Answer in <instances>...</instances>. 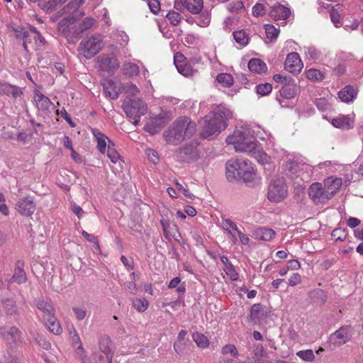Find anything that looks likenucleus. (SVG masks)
Instances as JSON below:
<instances>
[{
	"instance_id": "f257e3e1",
	"label": "nucleus",
	"mask_w": 363,
	"mask_h": 363,
	"mask_svg": "<svg viewBox=\"0 0 363 363\" xmlns=\"http://www.w3.org/2000/svg\"><path fill=\"white\" fill-rule=\"evenodd\" d=\"M226 143L234 145L236 152L250 153L259 163L264 164L268 160L267 155L263 152L259 143L247 138L242 130H235L233 135L227 137Z\"/></svg>"
},
{
	"instance_id": "f03ea898",
	"label": "nucleus",
	"mask_w": 363,
	"mask_h": 363,
	"mask_svg": "<svg viewBox=\"0 0 363 363\" xmlns=\"http://www.w3.org/2000/svg\"><path fill=\"white\" fill-rule=\"evenodd\" d=\"M226 177L233 181L242 179L246 184L252 182L254 176V169L252 163L245 159L232 160L226 162Z\"/></svg>"
},
{
	"instance_id": "7ed1b4c3",
	"label": "nucleus",
	"mask_w": 363,
	"mask_h": 363,
	"mask_svg": "<svg viewBox=\"0 0 363 363\" xmlns=\"http://www.w3.org/2000/svg\"><path fill=\"white\" fill-rule=\"evenodd\" d=\"M122 107L126 116L134 120L133 123L135 125L139 124L140 117L145 115L147 110L145 102L140 99L128 98L123 101Z\"/></svg>"
},
{
	"instance_id": "20e7f679",
	"label": "nucleus",
	"mask_w": 363,
	"mask_h": 363,
	"mask_svg": "<svg viewBox=\"0 0 363 363\" xmlns=\"http://www.w3.org/2000/svg\"><path fill=\"white\" fill-rule=\"evenodd\" d=\"M63 13H67L63 10ZM68 16L60 20L57 25L58 31L65 36L69 43H74L76 36L74 35V30L76 28L75 22L78 18L84 15V13H80L77 15L76 13H68Z\"/></svg>"
},
{
	"instance_id": "39448f33",
	"label": "nucleus",
	"mask_w": 363,
	"mask_h": 363,
	"mask_svg": "<svg viewBox=\"0 0 363 363\" xmlns=\"http://www.w3.org/2000/svg\"><path fill=\"white\" fill-rule=\"evenodd\" d=\"M288 194L287 186L284 177L272 179L268 189L267 199L274 202L284 200Z\"/></svg>"
},
{
	"instance_id": "423d86ee",
	"label": "nucleus",
	"mask_w": 363,
	"mask_h": 363,
	"mask_svg": "<svg viewBox=\"0 0 363 363\" xmlns=\"http://www.w3.org/2000/svg\"><path fill=\"white\" fill-rule=\"evenodd\" d=\"M102 48V38L100 35H93L82 40L79 46L80 53L86 59L95 56Z\"/></svg>"
},
{
	"instance_id": "0eeeda50",
	"label": "nucleus",
	"mask_w": 363,
	"mask_h": 363,
	"mask_svg": "<svg viewBox=\"0 0 363 363\" xmlns=\"http://www.w3.org/2000/svg\"><path fill=\"white\" fill-rule=\"evenodd\" d=\"M225 129L223 122H217L216 118H211V116H206L203 118V129L201 136L203 139H211L214 135H218Z\"/></svg>"
},
{
	"instance_id": "6e6552de",
	"label": "nucleus",
	"mask_w": 363,
	"mask_h": 363,
	"mask_svg": "<svg viewBox=\"0 0 363 363\" xmlns=\"http://www.w3.org/2000/svg\"><path fill=\"white\" fill-rule=\"evenodd\" d=\"M352 336V328L350 325H343L332 333L330 342L335 346H341L349 342Z\"/></svg>"
},
{
	"instance_id": "1a4fd4ad",
	"label": "nucleus",
	"mask_w": 363,
	"mask_h": 363,
	"mask_svg": "<svg viewBox=\"0 0 363 363\" xmlns=\"http://www.w3.org/2000/svg\"><path fill=\"white\" fill-rule=\"evenodd\" d=\"M174 123L186 140L191 138L196 133V124L189 117H181L174 121Z\"/></svg>"
},
{
	"instance_id": "9d476101",
	"label": "nucleus",
	"mask_w": 363,
	"mask_h": 363,
	"mask_svg": "<svg viewBox=\"0 0 363 363\" xmlns=\"http://www.w3.org/2000/svg\"><path fill=\"white\" fill-rule=\"evenodd\" d=\"M326 190L320 183H313L308 189V195L315 203H325L329 201Z\"/></svg>"
},
{
	"instance_id": "9b49d317",
	"label": "nucleus",
	"mask_w": 363,
	"mask_h": 363,
	"mask_svg": "<svg viewBox=\"0 0 363 363\" xmlns=\"http://www.w3.org/2000/svg\"><path fill=\"white\" fill-rule=\"evenodd\" d=\"M177 160L182 162H191L198 159L196 147L192 145L179 148L175 152Z\"/></svg>"
},
{
	"instance_id": "f8f14e48",
	"label": "nucleus",
	"mask_w": 363,
	"mask_h": 363,
	"mask_svg": "<svg viewBox=\"0 0 363 363\" xmlns=\"http://www.w3.org/2000/svg\"><path fill=\"white\" fill-rule=\"evenodd\" d=\"M99 68L107 72H113L119 67L118 59L113 56L102 54L97 57Z\"/></svg>"
},
{
	"instance_id": "ddd939ff",
	"label": "nucleus",
	"mask_w": 363,
	"mask_h": 363,
	"mask_svg": "<svg viewBox=\"0 0 363 363\" xmlns=\"http://www.w3.org/2000/svg\"><path fill=\"white\" fill-rule=\"evenodd\" d=\"M16 36L17 38L25 39L26 41L23 43V47L26 49V43L28 41V38L32 35L35 43L37 45H43V36L33 27L30 28V32L25 30V28L18 27L15 29Z\"/></svg>"
},
{
	"instance_id": "4468645a",
	"label": "nucleus",
	"mask_w": 363,
	"mask_h": 363,
	"mask_svg": "<svg viewBox=\"0 0 363 363\" xmlns=\"http://www.w3.org/2000/svg\"><path fill=\"white\" fill-rule=\"evenodd\" d=\"M270 315V311L266 306L255 303L251 306L250 320L255 324H258Z\"/></svg>"
},
{
	"instance_id": "2eb2a0df",
	"label": "nucleus",
	"mask_w": 363,
	"mask_h": 363,
	"mask_svg": "<svg viewBox=\"0 0 363 363\" xmlns=\"http://www.w3.org/2000/svg\"><path fill=\"white\" fill-rule=\"evenodd\" d=\"M162 135L167 143L172 145H178L186 140L174 123L164 131Z\"/></svg>"
},
{
	"instance_id": "dca6fc26",
	"label": "nucleus",
	"mask_w": 363,
	"mask_h": 363,
	"mask_svg": "<svg viewBox=\"0 0 363 363\" xmlns=\"http://www.w3.org/2000/svg\"><path fill=\"white\" fill-rule=\"evenodd\" d=\"M303 66L299 55L297 52H291L287 55L284 62V67L288 72L297 74L301 72Z\"/></svg>"
},
{
	"instance_id": "f3484780",
	"label": "nucleus",
	"mask_w": 363,
	"mask_h": 363,
	"mask_svg": "<svg viewBox=\"0 0 363 363\" xmlns=\"http://www.w3.org/2000/svg\"><path fill=\"white\" fill-rule=\"evenodd\" d=\"M16 208L19 213L28 216L33 213L35 210V204L31 197L21 199L16 205Z\"/></svg>"
},
{
	"instance_id": "a211bd4d",
	"label": "nucleus",
	"mask_w": 363,
	"mask_h": 363,
	"mask_svg": "<svg viewBox=\"0 0 363 363\" xmlns=\"http://www.w3.org/2000/svg\"><path fill=\"white\" fill-rule=\"evenodd\" d=\"M174 62L178 72L184 76H191L194 73V69L191 66L185 62L184 56L180 53L177 52L174 57Z\"/></svg>"
},
{
	"instance_id": "6ab92c4d",
	"label": "nucleus",
	"mask_w": 363,
	"mask_h": 363,
	"mask_svg": "<svg viewBox=\"0 0 363 363\" xmlns=\"http://www.w3.org/2000/svg\"><path fill=\"white\" fill-rule=\"evenodd\" d=\"M211 118H216L217 122H223L225 128L227 121L232 118V111L223 104L217 106L211 112Z\"/></svg>"
},
{
	"instance_id": "aec40b11",
	"label": "nucleus",
	"mask_w": 363,
	"mask_h": 363,
	"mask_svg": "<svg viewBox=\"0 0 363 363\" xmlns=\"http://www.w3.org/2000/svg\"><path fill=\"white\" fill-rule=\"evenodd\" d=\"M52 306L47 305V328L50 333L55 335H60L62 333V328L54 316Z\"/></svg>"
},
{
	"instance_id": "412c9836",
	"label": "nucleus",
	"mask_w": 363,
	"mask_h": 363,
	"mask_svg": "<svg viewBox=\"0 0 363 363\" xmlns=\"http://www.w3.org/2000/svg\"><path fill=\"white\" fill-rule=\"evenodd\" d=\"M342 184V182L340 178L329 177L325 180L323 186L326 190L329 200L337 192Z\"/></svg>"
},
{
	"instance_id": "4be33fe9",
	"label": "nucleus",
	"mask_w": 363,
	"mask_h": 363,
	"mask_svg": "<svg viewBox=\"0 0 363 363\" xmlns=\"http://www.w3.org/2000/svg\"><path fill=\"white\" fill-rule=\"evenodd\" d=\"M290 14V9L281 4L273 6L269 13V16L274 21L285 20Z\"/></svg>"
},
{
	"instance_id": "5701e85b",
	"label": "nucleus",
	"mask_w": 363,
	"mask_h": 363,
	"mask_svg": "<svg viewBox=\"0 0 363 363\" xmlns=\"http://www.w3.org/2000/svg\"><path fill=\"white\" fill-rule=\"evenodd\" d=\"M275 235V231L271 228L265 227L257 228L253 231V237L259 240L269 241Z\"/></svg>"
},
{
	"instance_id": "b1692460",
	"label": "nucleus",
	"mask_w": 363,
	"mask_h": 363,
	"mask_svg": "<svg viewBox=\"0 0 363 363\" xmlns=\"http://www.w3.org/2000/svg\"><path fill=\"white\" fill-rule=\"evenodd\" d=\"M298 89L294 81L291 79V81L286 82L285 85L282 86L280 89V94L284 99H291L296 96Z\"/></svg>"
},
{
	"instance_id": "393cba45",
	"label": "nucleus",
	"mask_w": 363,
	"mask_h": 363,
	"mask_svg": "<svg viewBox=\"0 0 363 363\" xmlns=\"http://www.w3.org/2000/svg\"><path fill=\"white\" fill-rule=\"evenodd\" d=\"M248 68L250 72L256 74L265 73L267 70V65L258 58L251 59L248 62Z\"/></svg>"
},
{
	"instance_id": "a878e982",
	"label": "nucleus",
	"mask_w": 363,
	"mask_h": 363,
	"mask_svg": "<svg viewBox=\"0 0 363 363\" xmlns=\"http://www.w3.org/2000/svg\"><path fill=\"white\" fill-rule=\"evenodd\" d=\"M184 7L192 14L200 13L203 8V0H184Z\"/></svg>"
},
{
	"instance_id": "bb28decb",
	"label": "nucleus",
	"mask_w": 363,
	"mask_h": 363,
	"mask_svg": "<svg viewBox=\"0 0 363 363\" xmlns=\"http://www.w3.org/2000/svg\"><path fill=\"white\" fill-rule=\"evenodd\" d=\"M96 23V20L91 17L85 18L79 25H76V28L74 30V35L76 39L85 30L90 29Z\"/></svg>"
},
{
	"instance_id": "cd10ccee",
	"label": "nucleus",
	"mask_w": 363,
	"mask_h": 363,
	"mask_svg": "<svg viewBox=\"0 0 363 363\" xmlns=\"http://www.w3.org/2000/svg\"><path fill=\"white\" fill-rule=\"evenodd\" d=\"M92 133L97 141V149L101 153L104 154L106 150L108 138L96 129H93Z\"/></svg>"
},
{
	"instance_id": "c85d7f7f",
	"label": "nucleus",
	"mask_w": 363,
	"mask_h": 363,
	"mask_svg": "<svg viewBox=\"0 0 363 363\" xmlns=\"http://www.w3.org/2000/svg\"><path fill=\"white\" fill-rule=\"evenodd\" d=\"M356 94L357 93L352 86H346L338 92V97L342 101L348 103L353 100Z\"/></svg>"
},
{
	"instance_id": "c756f323",
	"label": "nucleus",
	"mask_w": 363,
	"mask_h": 363,
	"mask_svg": "<svg viewBox=\"0 0 363 363\" xmlns=\"http://www.w3.org/2000/svg\"><path fill=\"white\" fill-rule=\"evenodd\" d=\"M311 300L318 305H323L327 300V296L324 291L320 289H314L309 293Z\"/></svg>"
},
{
	"instance_id": "7c9ffc66",
	"label": "nucleus",
	"mask_w": 363,
	"mask_h": 363,
	"mask_svg": "<svg viewBox=\"0 0 363 363\" xmlns=\"http://www.w3.org/2000/svg\"><path fill=\"white\" fill-rule=\"evenodd\" d=\"M104 91L106 96L111 99H116L118 97V92L116 91L114 83L111 81H106L103 84Z\"/></svg>"
},
{
	"instance_id": "2f4dec72",
	"label": "nucleus",
	"mask_w": 363,
	"mask_h": 363,
	"mask_svg": "<svg viewBox=\"0 0 363 363\" xmlns=\"http://www.w3.org/2000/svg\"><path fill=\"white\" fill-rule=\"evenodd\" d=\"M332 124L338 128L350 129L352 128L351 121L347 116H342L336 118H333Z\"/></svg>"
},
{
	"instance_id": "473e14b6",
	"label": "nucleus",
	"mask_w": 363,
	"mask_h": 363,
	"mask_svg": "<svg viewBox=\"0 0 363 363\" xmlns=\"http://www.w3.org/2000/svg\"><path fill=\"white\" fill-rule=\"evenodd\" d=\"M122 71L123 74L128 77L137 76L140 72L138 66L136 64L132 62L125 63L123 65Z\"/></svg>"
},
{
	"instance_id": "72a5a7b5",
	"label": "nucleus",
	"mask_w": 363,
	"mask_h": 363,
	"mask_svg": "<svg viewBox=\"0 0 363 363\" xmlns=\"http://www.w3.org/2000/svg\"><path fill=\"white\" fill-rule=\"evenodd\" d=\"M23 266V262L20 260L18 261L17 264H16L15 272L13 276V279L19 284L23 283L26 280V273L22 268Z\"/></svg>"
},
{
	"instance_id": "f704fd0d",
	"label": "nucleus",
	"mask_w": 363,
	"mask_h": 363,
	"mask_svg": "<svg viewBox=\"0 0 363 363\" xmlns=\"http://www.w3.org/2000/svg\"><path fill=\"white\" fill-rule=\"evenodd\" d=\"M192 337L198 347L201 348H206L208 347L209 341L203 334L200 333H194L192 335Z\"/></svg>"
},
{
	"instance_id": "c9c22d12",
	"label": "nucleus",
	"mask_w": 363,
	"mask_h": 363,
	"mask_svg": "<svg viewBox=\"0 0 363 363\" xmlns=\"http://www.w3.org/2000/svg\"><path fill=\"white\" fill-rule=\"evenodd\" d=\"M133 306L139 312H144L149 306V302L145 298H133Z\"/></svg>"
},
{
	"instance_id": "e433bc0d",
	"label": "nucleus",
	"mask_w": 363,
	"mask_h": 363,
	"mask_svg": "<svg viewBox=\"0 0 363 363\" xmlns=\"http://www.w3.org/2000/svg\"><path fill=\"white\" fill-rule=\"evenodd\" d=\"M217 81L224 86L230 87L233 84V78L230 74L221 73L217 75Z\"/></svg>"
},
{
	"instance_id": "4c0bfd02",
	"label": "nucleus",
	"mask_w": 363,
	"mask_h": 363,
	"mask_svg": "<svg viewBox=\"0 0 363 363\" xmlns=\"http://www.w3.org/2000/svg\"><path fill=\"white\" fill-rule=\"evenodd\" d=\"M84 0H74L70 1L64 9L65 12L68 13H76L78 15L77 9L79 7L83 4Z\"/></svg>"
},
{
	"instance_id": "58836bf2",
	"label": "nucleus",
	"mask_w": 363,
	"mask_h": 363,
	"mask_svg": "<svg viewBox=\"0 0 363 363\" xmlns=\"http://www.w3.org/2000/svg\"><path fill=\"white\" fill-rule=\"evenodd\" d=\"M234 40L241 45H246L248 43V37L242 30L234 31L233 33Z\"/></svg>"
},
{
	"instance_id": "ea45409f",
	"label": "nucleus",
	"mask_w": 363,
	"mask_h": 363,
	"mask_svg": "<svg viewBox=\"0 0 363 363\" xmlns=\"http://www.w3.org/2000/svg\"><path fill=\"white\" fill-rule=\"evenodd\" d=\"M306 77L308 79L313 82L321 81L324 79L323 74L315 69H311L306 72Z\"/></svg>"
},
{
	"instance_id": "a19ab883",
	"label": "nucleus",
	"mask_w": 363,
	"mask_h": 363,
	"mask_svg": "<svg viewBox=\"0 0 363 363\" xmlns=\"http://www.w3.org/2000/svg\"><path fill=\"white\" fill-rule=\"evenodd\" d=\"M267 38L271 41L274 40L278 37L279 30L277 29L273 25L266 24L264 26Z\"/></svg>"
},
{
	"instance_id": "79ce46f5",
	"label": "nucleus",
	"mask_w": 363,
	"mask_h": 363,
	"mask_svg": "<svg viewBox=\"0 0 363 363\" xmlns=\"http://www.w3.org/2000/svg\"><path fill=\"white\" fill-rule=\"evenodd\" d=\"M296 355L303 361L313 362L315 355L312 350H301L296 353Z\"/></svg>"
},
{
	"instance_id": "37998d69",
	"label": "nucleus",
	"mask_w": 363,
	"mask_h": 363,
	"mask_svg": "<svg viewBox=\"0 0 363 363\" xmlns=\"http://www.w3.org/2000/svg\"><path fill=\"white\" fill-rule=\"evenodd\" d=\"M1 302L4 306L5 310L9 314H13L16 311V306L15 301L13 298L2 299Z\"/></svg>"
},
{
	"instance_id": "c03bdc74",
	"label": "nucleus",
	"mask_w": 363,
	"mask_h": 363,
	"mask_svg": "<svg viewBox=\"0 0 363 363\" xmlns=\"http://www.w3.org/2000/svg\"><path fill=\"white\" fill-rule=\"evenodd\" d=\"M196 24L201 27H207L210 23V15L208 11H201Z\"/></svg>"
},
{
	"instance_id": "a18cd8bd",
	"label": "nucleus",
	"mask_w": 363,
	"mask_h": 363,
	"mask_svg": "<svg viewBox=\"0 0 363 363\" xmlns=\"http://www.w3.org/2000/svg\"><path fill=\"white\" fill-rule=\"evenodd\" d=\"M272 89V86L269 83L259 84L256 86V91L261 96L269 94Z\"/></svg>"
},
{
	"instance_id": "49530a36",
	"label": "nucleus",
	"mask_w": 363,
	"mask_h": 363,
	"mask_svg": "<svg viewBox=\"0 0 363 363\" xmlns=\"http://www.w3.org/2000/svg\"><path fill=\"white\" fill-rule=\"evenodd\" d=\"M122 89L125 94L131 96L136 95L139 92L138 87L135 84L130 82L123 84Z\"/></svg>"
},
{
	"instance_id": "de8ad7c7",
	"label": "nucleus",
	"mask_w": 363,
	"mask_h": 363,
	"mask_svg": "<svg viewBox=\"0 0 363 363\" xmlns=\"http://www.w3.org/2000/svg\"><path fill=\"white\" fill-rule=\"evenodd\" d=\"M166 18L169 20V23L173 26H177L181 21V15L177 11H172L166 14Z\"/></svg>"
},
{
	"instance_id": "09e8293b",
	"label": "nucleus",
	"mask_w": 363,
	"mask_h": 363,
	"mask_svg": "<svg viewBox=\"0 0 363 363\" xmlns=\"http://www.w3.org/2000/svg\"><path fill=\"white\" fill-rule=\"evenodd\" d=\"M72 311L75 315V318L77 320H82L85 318L87 310L84 306L79 307L74 306L72 307Z\"/></svg>"
},
{
	"instance_id": "8fccbe9b",
	"label": "nucleus",
	"mask_w": 363,
	"mask_h": 363,
	"mask_svg": "<svg viewBox=\"0 0 363 363\" xmlns=\"http://www.w3.org/2000/svg\"><path fill=\"white\" fill-rule=\"evenodd\" d=\"M223 270L230 280L238 281L239 279V274L233 264H228L227 267L223 268Z\"/></svg>"
},
{
	"instance_id": "3c124183",
	"label": "nucleus",
	"mask_w": 363,
	"mask_h": 363,
	"mask_svg": "<svg viewBox=\"0 0 363 363\" xmlns=\"http://www.w3.org/2000/svg\"><path fill=\"white\" fill-rule=\"evenodd\" d=\"M331 236L335 240L343 241L346 239L347 234L345 229L336 228L332 232Z\"/></svg>"
},
{
	"instance_id": "603ef678",
	"label": "nucleus",
	"mask_w": 363,
	"mask_h": 363,
	"mask_svg": "<svg viewBox=\"0 0 363 363\" xmlns=\"http://www.w3.org/2000/svg\"><path fill=\"white\" fill-rule=\"evenodd\" d=\"M223 354H230L233 357H236L238 356V351L234 345H226L221 350Z\"/></svg>"
},
{
	"instance_id": "864d4df0",
	"label": "nucleus",
	"mask_w": 363,
	"mask_h": 363,
	"mask_svg": "<svg viewBox=\"0 0 363 363\" xmlns=\"http://www.w3.org/2000/svg\"><path fill=\"white\" fill-rule=\"evenodd\" d=\"M266 13V9L264 4L257 3L253 7H252V14L255 16H262Z\"/></svg>"
},
{
	"instance_id": "5fc2aeb1",
	"label": "nucleus",
	"mask_w": 363,
	"mask_h": 363,
	"mask_svg": "<svg viewBox=\"0 0 363 363\" xmlns=\"http://www.w3.org/2000/svg\"><path fill=\"white\" fill-rule=\"evenodd\" d=\"M316 107L321 111L327 110L330 107V104L325 98L316 99L314 101Z\"/></svg>"
},
{
	"instance_id": "6e6d98bb",
	"label": "nucleus",
	"mask_w": 363,
	"mask_h": 363,
	"mask_svg": "<svg viewBox=\"0 0 363 363\" xmlns=\"http://www.w3.org/2000/svg\"><path fill=\"white\" fill-rule=\"evenodd\" d=\"M34 101L36 104V106L39 110L43 111L44 107V95L39 93L38 91H35L34 97H33Z\"/></svg>"
},
{
	"instance_id": "4d7b16f0",
	"label": "nucleus",
	"mask_w": 363,
	"mask_h": 363,
	"mask_svg": "<svg viewBox=\"0 0 363 363\" xmlns=\"http://www.w3.org/2000/svg\"><path fill=\"white\" fill-rule=\"evenodd\" d=\"M174 349L175 352L179 354L182 355L186 352V347L185 341L183 342H176L174 344Z\"/></svg>"
},
{
	"instance_id": "13d9d810",
	"label": "nucleus",
	"mask_w": 363,
	"mask_h": 363,
	"mask_svg": "<svg viewBox=\"0 0 363 363\" xmlns=\"http://www.w3.org/2000/svg\"><path fill=\"white\" fill-rule=\"evenodd\" d=\"M148 6L150 11L155 14L160 11V3L158 0H148Z\"/></svg>"
},
{
	"instance_id": "bf43d9fd",
	"label": "nucleus",
	"mask_w": 363,
	"mask_h": 363,
	"mask_svg": "<svg viewBox=\"0 0 363 363\" xmlns=\"http://www.w3.org/2000/svg\"><path fill=\"white\" fill-rule=\"evenodd\" d=\"M9 335L11 337L13 342H16L20 340V331L16 327H11L10 328Z\"/></svg>"
},
{
	"instance_id": "052dcab7",
	"label": "nucleus",
	"mask_w": 363,
	"mask_h": 363,
	"mask_svg": "<svg viewBox=\"0 0 363 363\" xmlns=\"http://www.w3.org/2000/svg\"><path fill=\"white\" fill-rule=\"evenodd\" d=\"M107 156L113 163H116L118 160L120 158V155L116 149L107 150Z\"/></svg>"
},
{
	"instance_id": "680f3d73",
	"label": "nucleus",
	"mask_w": 363,
	"mask_h": 363,
	"mask_svg": "<svg viewBox=\"0 0 363 363\" xmlns=\"http://www.w3.org/2000/svg\"><path fill=\"white\" fill-rule=\"evenodd\" d=\"M147 155L149 160L154 164H157L159 162V157L157 152L153 149H148L147 150Z\"/></svg>"
},
{
	"instance_id": "e2e57ef3",
	"label": "nucleus",
	"mask_w": 363,
	"mask_h": 363,
	"mask_svg": "<svg viewBox=\"0 0 363 363\" xmlns=\"http://www.w3.org/2000/svg\"><path fill=\"white\" fill-rule=\"evenodd\" d=\"M176 186L177 188V189L181 191L186 197L190 199H193L195 198L194 195L191 194L188 189H186V188H184L182 184H179V182H176Z\"/></svg>"
},
{
	"instance_id": "0e129e2a",
	"label": "nucleus",
	"mask_w": 363,
	"mask_h": 363,
	"mask_svg": "<svg viewBox=\"0 0 363 363\" xmlns=\"http://www.w3.org/2000/svg\"><path fill=\"white\" fill-rule=\"evenodd\" d=\"M301 281V275L298 273H294L289 280V284L291 286H296Z\"/></svg>"
},
{
	"instance_id": "69168bd1",
	"label": "nucleus",
	"mask_w": 363,
	"mask_h": 363,
	"mask_svg": "<svg viewBox=\"0 0 363 363\" xmlns=\"http://www.w3.org/2000/svg\"><path fill=\"white\" fill-rule=\"evenodd\" d=\"M273 79L276 82H279L285 85L286 82L291 81L292 79L287 76H283L281 74H277L273 76Z\"/></svg>"
},
{
	"instance_id": "338daca9",
	"label": "nucleus",
	"mask_w": 363,
	"mask_h": 363,
	"mask_svg": "<svg viewBox=\"0 0 363 363\" xmlns=\"http://www.w3.org/2000/svg\"><path fill=\"white\" fill-rule=\"evenodd\" d=\"M254 354L256 357H267V353L264 350V347L261 344L255 345L254 349Z\"/></svg>"
},
{
	"instance_id": "774afa93",
	"label": "nucleus",
	"mask_w": 363,
	"mask_h": 363,
	"mask_svg": "<svg viewBox=\"0 0 363 363\" xmlns=\"http://www.w3.org/2000/svg\"><path fill=\"white\" fill-rule=\"evenodd\" d=\"M9 91H11V95L16 99L22 94V91L19 87L15 86H9Z\"/></svg>"
}]
</instances>
